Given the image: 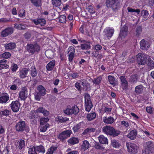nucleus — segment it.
I'll use <instances>...</instances> for the list:
<instances>
[{"label":"nucleus","instance_id":"f257e3e1","mask_svg":"<svg viewBox=\"0 0 154 154\" xmlns=\"http://www.w3.org/2000/svg\"><path fill=\"white\" fill-rule=\"evenodd\" d=\"M15 128L18 131L22 132L25 130L26 132H28L29 131L28 126H26L25 122L23 121H20L17 123Z\"/></svg>","mask_w":154,"mask_h":154},{"label":"nucleus","instance_id":"f03ea898","mask_svg":"<svg viewBox=\"0 0 154 154\" xmlns=\"http://www.w3.org/2000/svg\"><path fill=\"white\" fill-rule=\"evenodd\" d=\"M26 49L27 51L32 54L35 52H38L40 50V47L37 44L34 45L31 44H28L26 46Z\"/></svg>","mask_w":154,"mask_h":154},{"label":"nucleus","instance_id":"7ed1b4c3","mask_svg":"<svg viewBox=\"0 0 154 154\" xmlns=\"http://www.w3.org/2000/svg\"><path fill=\"white\" fill-rule=\"evenodd\" d=\"M136 57L137 63L139 65H144L146 63L147 57L144 54L139 53Z\"/></svg>","mask_w":154,"mask_h":154},{"label":"nucleus","instance_id":"20e7f679","mask_svg":"<svg viewBox=\"0 0 154 154\" xmlns=\"http://www.w3.org/2000/svg\"><path fill=\"white\" fill-rule=\"evenodd\" d=\"M118 0H106V5L108 8H111L114 11H115L119 8L116 1Z\"/></svg>","mask_w":154,"mask_h":154},{"label":"nucleus","instance_id":"39448f33","mask_svg":"<svg viewBox=\"0 0 154 154\" xmlns=\"http://www.w3.org/2000/svg\"><path fill=\"white\" fill-rule=\"evenodd\" d=\"M72 133L71 130H68L63 131L58 136V138L62 140L63 141L70 137V135Z\"/></svg>","mask_w":154,"mask_h":154},{"label":"nucleus","instance_id":"423d86ee","mask_svg":"<svg viewBox=\"0 0 154 154\" xmlns=\"http://www.w3.org/2000/svg\"><path fill=\"white\" fill-rule=\"evenodd\" d=\"M128 151L132 153H136L137 152L138 147L136 144L131 143H126Z\"/></svg>","mask_w":154,"mask_h":154},{"label":"nucleus","instance_id":"0eeeda50","mask_svg":"<svg viewBox=\"0 0 154 154\" xmlns=\"http://www.w3.org/2000/svg\"><path fill=\"white\" fill-rule=\"evenodd\" d=\"M79 111V109L77 106H74L72 109H67L64 110L65 114L67 115L76 114Z\"/></svg>","mask_w":154,"mask_h":154},{"label":"nucleus","instance_id":"6e6552de","mask_svg":"<svg viewBox=\"0 0 154 154\" xmlns=\"http://www.w3.org/2000/svg\"><path fill=\"white\" fill-rule=\"evenodd\" d=\"M27 88L26 87H24L21 89L19 93V97L21 100H25L27 97L28 92Z\"/></svg>","mask_w":154,"mask_h":154},{"label":"nucleus","instance_id":"1a4fd4ad","mask_svg":"<svg viewBox=\"0 0 154 154\" xmlns=\"http://www.w3.org/2000/svg\"><path fill=\"white\" fill-rule=\"evenodd\" d=\"M26 144V142L24 140L19 139L17 140L15 146L17 149L20 150H23L25 148Z\"/></svg>","mask_w":154,"mask_h":154},{"label":"nucleus","instance_id":"9d476101","mask_svg":"<svg viewBox=\"0 0 154 154\" xmlns=\"http://www.w3.org/2000/svg\"><path fill=\"white\" fill-rule=\"evenodd\" d=\"M10 105L12 110L14 112H16L19 110L20 103L18 101L16 100L12 101Z\"/></svg>","mask_w":154,"mask_h":154},{"label":"nucleus","instance_id":"9b49d317","mask_svg":"<svg viewBox=\"0 0 154 154\" xmlns=\"http://www.w3.org/2000/svg\"><path fill=\"white\" fill-rule=\"evenodd\" d=\"M14 29L11 27H8L5 29L1 32V35L2 37H5L11 34L13 32Z\"/></svg>","mask_w":154,"mask_h":154},{"label":"nucleus","instance_id":"f8f14e48","mask_svg":"<svg viewBox=\"0 0 154 154\" xmlns=\"http://www.w3.org/2000/svg\"><path fill=\"white\" fill-rule=\"evenodd\" d=\"M128 27L126 26H124L121 29L119 37L122 38H124L127 35Z\"/></svg>","mask_w":154,"mask_h":154},{"label":"nucleus","instance_id":"ddd939ff","mask_svg":"<svg viewBox=\"0 0 154 154\" xmlns=\"http://www.w3.org/2000/svg\"><path fill=\"white\" fill-rule=\"evenodd\" d=\"M140 49L145 50H147L149 45V42L144 39H142L140 42Z\"/></svg>","mask_w":154,"mask_h":154},{"label":"nucleus","instance_id":"4468645a","mask_svg":"<svg viewBox=\"0 0 154 154\" xmlns=\"http://www.w3.org/2000/svg\"><path fill=\"white\" fill-rule=\"evenodd\" d=\"M139 79V76L137 74H135L131 75L129 78L128 81L131 84H135L137 82Z\"/></svg>","mask_w":154,"mask_h":154},{"label":"nucleus","instance_id":"2eb2a0df","mask_svg":"<svg viewBox=\"0 0 154 154\" xmlns=\"http://www.w3.org/2000/svg\"><path fill=\"white\" fill-rule=\"evenodd\" d=\"M112 128L113 127L107 125L103 128L102 132L106 134L109 136Z\"/></svg>","mask_w":154,"mask_h":154},{"label":"nucleus","instance_id":"dca6fc26","mask_svg":"<svg viewBox=\"0 0 154 154\" xmlns=\"http://www.w3.org/2000/svg\"><path fill=\"white\" fill-rule=\"evenodd\" d=\"M114 30L113 29L109 27L107 28L104 30L106 36L109 38H111L113 35Z\"/></svg>","mask_w":154,"mask_h":154},{"label":"nucleus","instance_id":"f3484780","mask_svg":"<svg viewBox=\"0 0 154 154\" xmlns=\"http://www.w3.org/2000/svg\"><path fill=\"white\" fill-rule=\"evenodd\" d=\"M29 69L23 68L20 72V76L22 79H23L29 76Z\"/></svg>","mask_w":154,"mask_h":154},{"label":"nucleus","instance_id":"a211bd4d","mask_svg":"<svg viewBox=\"0 0 154 154\" xmlns=\"http://www.w3.org/2000/svg\"><path fill=\"white\" fill-rule=\"evenodd\" d=\"M37 109L34 111H32L31 112L30 119L34 120L38 119L40 118V116L39 115V112L37 111Z\"/></svg>","mask_w":154,"mask_h":154},{"label":"nucleus","instance_id":"6ab92c4d","mask_svg":"<svg viewBox=\"0 0 154 154\" xmlns=\"http://www.w3.org/2000/svg\"><path fill=\"white\" fill-rule=\"evenodd\" d=\"M9 99V97L7 93H3L0 97V103H6Z\"/></svg>","mask_w":154,"mask_h":154},{"label":"nucleus","instance_id":"aec40b11","mask_svg":"<svg viewBox=\"0 0 154 154\" xmlns=\"http://www.w3.org/2000/svg\"><path fill=\"white\" fill-rule=\"evenodd\" d=\"M33 22L36 25L40 24L42 26H44L46 23V21L43 18H39L37 19H34Z\"/></svg>","mask_w":154,"mask_h":154},{"label":"nucleus","instance_id":"412c9836","mask_svg":"<svg viewBox=\"0 0 154 154\" xmlns=\"http://www.w3.org/2000/svg\"><path fill=\"white\" fill-rule=\"evenodd\" d=\"M55 60H52L46 66V69L47 70L50 71L52 70L55 66Z\"/></svg>","mask_w":154,"mask_h":154},{"label":"nucleus","instance_id":"4be33fe9","mask_svg":"<svg viewBox=\"0 0 154 154\" xmlns=\"http://www.w3.org/2000/svg\"><path fill=\"white\" fill-rule=\"evenodd\" d=\"M37 111L42 113L45 116H47L49 114V112L42 107H40L37 109Z\"/></svg>","mask_w":154,"mask_h":154},{"label":"nucleus","instance_id":"5701e85b","mask_svg":"<svg viewBox=\"0 0 154 154\" xmlns=\"http://www.w3.org/2000/svg\"><path fill=\"white\" fill-rule=\"evenodd\" d=\"M120 79L122 82V85L124 87L123 88L125 89H127L128 87V82L125 77L121 76Z\"/></svg>","mask_w":154,"mask_h":154},{"label":"nucleus","instance_id":"b1692460","mask_svg":"<svg viewBox=\"0 0 154 154\" xmlns=\"http://www.w3.org/2000/svg\"><path fill=\"white\" fill-rule=\"evenodd\" d=\"M80 82L81 84L83 86V88L84 89L85 88V91H87L88 87L90 86V84L85 79H82L80 80Z\"/></svg>","mask_w":154,"mask_h":154},{"label":"nucleus","instance_id":"393cba45","mask_svg":"<svg viewBox=\"0 0 154 154\" xmlns=\"http://www.w3.org/2000/svg\"><path fill=\"white\" fill-rule=\"evenodd\" d=\"M115 121L114 118L111 116L109 117H105L103 118V121L105 123L111 124L112 123Z\"/></svg>","mask_w":154,"mask_h":154},{"label":"nucleus","instance_id":"a878e982","mask_svg":"<svg viewBox=\"0 0 154 154\" xmlns=\"http://www.w3.org/2000/svg\"><path fill=\"white\" fill-rule=\"evenodd\" d=\"M137 131L136 130H134L131 131L127 137L130 139L133 140L135 139L136 137Z\"/></svg>","mask_w":154,"mask_h":154},{"label":"nucleus","instance_id":"bb28decb","mask_svg":"<svg viewBox=\"0 0 154 154\" xmlns=\"http://www.w3.org/2000/svg\"><path fill=\"white\" fill-rule=\"evenodd\" d=\"M99 140L100 143L102 144H108V141L107 138L103 135H100L99 137Z\"/></svg>","mask_w":154,"mask_h":154},{"label":"nucleus","instance_id":"cd10ccee","mask_svg":"<svg viewBox=\"0 0 154 154\" xmlns=\"http://www.w3.org/2000/svg\"><path fill=\"white\" fill-rule=\"evenodd\" d=\"M121 131L119 130L116 129L113 127L110 135L109 136L113 137H115L119 135Z\"/></svg>","mask_w":154,"mask_h":154},{"label":"nucleus","instance_id":"c85d7f7f","mask_svg":"<svg viewBox=\"0 0 154 154\" xmlns=\"http://www.w3.org/2000/svg\"><path fill=\"white\" fill-rule=\"evenodd\" d=\"M32 5L36 7H41L42 5V0H30Z\"/></svg>","mask_w":154,"mask_h":154},{"label":"nucleus","instance_id":"c756f323","mask_svg":"<svg viewBox=\"0 0 154 154\" xmlns=\"http://www.w3.org/2000/svg\"><path fill=\"white\" fill-rule=\"evenodd\" d=\"M85 108L86 111L89 112L92 108L93 105L91 101L85 102Z\"/></svg>","mask_w":154,"mask_h":154},{"label":"nucleus","instance_id":"7c9ffc66","mask_svg":"<svg viewBox=\"0 0 154 154\" xmlns=\"http://www.w3.org/2000/svg\"><path fill=\"white\" fill-rule=\"evenodd\" d=\"M38 92L41 94V95L44 96L46 94V90L41 85H39L37 88Z\"/></svg>","mask_w":154,"mask_h":154},{"label":"nucleus","instance_id":"2f4dec72","mask_svg":"<svg viewBox=\"0 0 154 154\" xmlns=\"http://www.w3.org/2000/svg\"><path fill=\"white\" fill-rule=\"evenodd\" d=\"M7 60H6L3 59L0 60V69H2L4 67L5 69L8 68L9 67L8 65L6 63Z\"/></svg>","mask_w":154,"mask_h":154},{"label":"nucleus","instance_id":"473e14b6","mask_svg":"<svg viewBox=\"0 0 154 154\" xmlns=\"http://www.w3.org/2000/svg\"><path fill=\"white\" fill-rule=\"evenodd\" d=\"M144 87L142 85H140L137 86L135 88V91L136 93L140 94L142 92L144 89Z\"/></svg>","mask_w":154,"mask_h":154},{"label":"nucleus","instance_id":"72a5a7b5","mask_svg":"<svg viewBox=\"0 0 154 154\" xmlns=\"http://www.w3.org/2000/svg\"><path fill=\"white\" fill-rule=\"evenodd\" d=\"M81 47L82 50H88L90 49L91 46L89 42H86L85 43L81 45Z\"/></svg>","mask_w":154,"mask_h":154},{"label":"nucleus","instance_id":"f704fd0d","mask_svg":"<svg viewBox=\"0 0 154 154\" xmlns=\"http://www.w3.org/2000/svg\"><path fill=\"white\" fill-rule=\"evenodd\" d=\"M147 65L151 69L154 68V60L152 59L150 57L148 58V59Z\"/></svg>","mask_w":154,"mask_h":154},{"label":"nucleus","instance_id":"c9c22d12","mask_svg":"<svg viewBox=\"0 0 154 154\" xmlns=\"http://www.w3.org/2000/svg\"><path fill=\"white\" fill-rule=\"evenodd\" d=\"M68 142L71 145H74L79 142V140L77 138L72 137L69 139Z\"/></svg>","mask_w":154,"mask_h":154},{"label":"nucleus","instance_id":"e433bc0d","mask_svg":"<svg viewBox=\"0 0 154 154\" xmlns=\"http://www.w3.org/2000/svg\"><path fill=\"white\" fill-rule=\"evenodd\" d=\"M56 120L60 122H65L68 120V119L66 117H63L62 116H57L55 118Z\"/></svg>","mask_w":154,"mask_h":154},{"label":"nucleus","instance_id":"4c0bfd02","mask_svg":"<svg viewBox=\"0 0 154 154\" xmlns=\"http://www.w3.org/2000/svg\"><path fill=\"white\" fill-rule=\"evenodd\" d=\"M108 78L110 83L111 85L113 86H115L116 85L115 78L114 76L109 75L108 77Z\"/></svg>","mask_w":154,"mask_h":154},{"label":"nucleus","instance_id":"58836bf2","mask_svg":"<svg viewBox=\"0 0 154 154\" xmlns=\"http://www.w3.org/2000/svg\"><path fill=\"white\" fill-rule=\"evenodd\" d=\"M89 145L88 142L86 140H85L81 146V148L84 149L85 150H86L89 147Z\"/></svg>","mask_w":154,"mask_h":154},{"label":"nucleus","instance_id":"ea45409f","mask_svg":"<svg viewBox=\"0 0 154 154\" xmlns=\"http://www.w3.org/2000/svg\"><path fill=\"white\" fill-rule=\"evenodd\" d=\"M96 117V114L94 112L88 114L87 116V118L88 120L89 121L94 119Z\"/></svg>","mask_w":154,"mask_h":154},{"label":"nucleus","instance_id":"a19ab883","mask_svg":"<svg viewBox=\"0 0 154 154\" xmlns=\"http://www.w3.org/2000/svg\"><path fill=\"white\" fill-rule=\"evenodd\" d=\"M35 150H37L38 152H42L44 153L45 152V150L44 147L42 145H40L38 146L35 147Z\"/></svg>","mask_w":154,"mask_h":154},{"label":"nucleus","instance_id":"79ce46f5","mask_svg":"<svg viewBox=\"0 0 154 154\" xmlns=\"http://www.w3.org/2000/svg\"><path fill=\"white\" fill-rule=\"evenodd\" d=\"M5 47L6 49H13L15 48L16 44L14 43H11L8 44Z\"/></svg>","mask_w":154,"mask_h":154},{"label":"nucleus","instance_id":"37998d69","mask_svg":"<svg viewBox=\"0 0 154 154\" xmlns=\"http://www.w3.org/2000/svg\"><path fill=\"white\" fill-rule=\"evenodd\" d=\"M146 148L149 150H152L153 149V144L152 141H149L146 143Z\"/></svg>","mask_w":154,"mask_h":154},{"label":"nucleus","instance_id":"c03bdc74","mask_svg":"<svg viewBox=\"0 0 154 154\" xmlns=\"http://www.w3.org/2000/svg\"><path fill=\"white\" fill-rule=\"evenodd\" d=\"M53 5L55 7L60 6L61 4V0H51Z\"/></svg>","mask_w":154,"mask_h":154},{"label":"nucleus","instance_id":"a18cd8bd","mask_svg":"<svg viewBox=\"0 0 154 154\" xmlns=\"http://www.w3.org/2000/svg\"><path fill=\"white\" fill-rule=\"evenodd\" d=\"M142 32V27L141 26H137L136 29V35L138 37Z\"/></svg>","mask_w":154,"mask_h":154},{"label":"nucleus","instance_id":"49530a36","mask_svg":"<svg viewBox=\"0 0 154 154\" xmlns=\"http://www.w3.org/2000/svg\"><path fill=\"white\" fill-rule=\"evenodd\" d=\"M49 120V119L48 117L44 118L42 117L40 118V125H43L44 124L46 123Z\"/></svg>","mask_w":154,"mask_h":154},{"label":"nucleus","instance_id":"de8ad7c7","mask_svg":"<svg viewBox=\"0 0 154 154\" xmlns=\"http://www.w3.org/2000/svg\"><path fill=\"white\" fill-rule=\"evenodd\" d=\"M102 80V77L101 76H99L96 78H95L92 81L96 85H98Z\"/></svg>","mask_w":154,"mask_h":154},{"label":"nucleus","instance_id":"09e8293b","mask_svg":"<svg viewBox=\"0 0 154 154\" xmlns=\"http://www.w3.org/2000/svg\"><path fill=\"white\" fill-rule=\"evenodd\" d=\"M57 147L55 146H51L49 148L46 154H53L54 151L56 150Z\"/></svg>","mask_w":154,"mask_h":154},{"label":"nucleus","instance_id":"8fccbe9b","mask_svg":"<svg viewBox=\"0 0 154 154\" xmlns=\"http://www.w3.org/2000/svg\"><path fill=\"white\" fill-rule=\"evenodd\" d=\"M49 125L48 124H46L45 125H42L40 128V131L41 132H45L47 130V128L49 127Z\"/></svg>","mask_w":154,"mask_h":154},{"label":"nucleus","instance_id":"3c124183","mask_svg":"<svg viewBox=\"0 0 154 154\" xmlns=\"http://www.w3.org/2000/svg\"><path fill=\"white\" fill-rule=\"evenodd\" d=\"M37 151L35 150V146H33L32 148L29 149L28 153L29 154H38Z\"/></svg>","mask_w":154,"mask_h":154},{"label":"nucleus","instance_id":"603ef678","mask_svg":"<svg viewBox=\"0 0 154 154\" xmlns=\"http://www.w3.org/2000/svg\"><path fill=\"white\" fill-rule=\"evenodd\" d=\"M112 145L114 147L117 148L119 146L120 144L118 141L116 140H111Z\"/></svg>","mask_w":154,"mask_h":154},{"label":"nucleus","instance_id":"864d4df0","mask_svg":"<svg viewBox=\"0 0 154 154\" xmlns=\"http://www.w3.org/2000/svg\"><path fill=\"white\" fill-rule=\"evenodd\" d=\"M60 22L62 23H65L66 22V17L64 15H61L59 17Z\"/></svg>","mask_w":154,"mask_h":154},{"label":"nucleus","instance_id":"5fc2aeb1","mask_svg":"<svg viewBox=\"0 0 154 154\" xmlns=\"http://www.w3.org/2000/svg\"><path fill=\"white\" fill-rule=\"evenodd\" d=\"M86 9L91 14H93L95 12L93 10L92 6L90 5H88L86 6Z\"/></svg>","mask_w":154,"mask_h":154},{"label":"nucleus","instance_id":"6e6d98bb","mask_svg":"<svg viewBox=\"0 0 154 154\" xmlns=\"http://www.w3.org/2000/svg\"><path fill=\"white\" fill-rule=\"evenodd\" d=\"M81 128V124L80 123L77 124L72 128L75 132H78Z\"/></svg>","mask_w":154,"mask_h":154},{"label":"nucleus","instance_id":"4d7b16f0","mask_svg":"<svg viewBox=\"0 0 154 154\" xmlns=\"http://www.w3.org/2000/svg\"><path fill=\"white\" fill-rule=\"evenodd\" d=\"M94 147L96 149H97L101 150H103L104 149V147H103L102 146H101L98 143H96Z\"/></svg>","mask_w":154,"mask_h":154},{"label":"nucleus","instance_id":"13d9d810","mask_svg":"<svg viewBox=\"0 0 154 154\" xmlns=\"http://www.w3.org/2000/svg\"><path fill=\"white\" fill-rule=\"evenodd\" d=\"M43 96L41 95V94L38 92L35 93V99L38 101L40 100L41 96Z\"/></svg>","mask_w":154,"mask_h":154},{"label":"nucleus","instance_id":"bf43d9fd","mask_svg":"<svg viewBox=\"0 0 154 154\" xmlns=\"http://www.w3.org/2000/svg\"><path fill=\"white\" fill-rule=\"evenodd\" d=\"M43 96L41 95V94L38 92L35 93V99L38 101L40 100L41 96Z\"/></svg>","mask_w":154,"mask_h":154},{"label":"nucleus","instance_id":"052dcab7","mask_svg":"<svg viewBox=\"0 0 154 154\" xmlns=\"http://www.w3.org/2000/svg\"><path fill=\"white\" fill-rule=\"evenodd\" d=\"M20 14H19V16L23 18L25 16V11L23 9H22L20 10Z\"/></svg>","mask_w":154,"mask_h":154},{"label":"nucleus","instance_id":"680f3d73","mask_svg":"<svg viewBox=\"0 0 154 154\" xmlns=\"http://www.w3.org/2000/svg\"><path fill=\"white\" fill-rule=\"evenodd\" d=\"M85 102L91 101L89 94L87 93L85 94Z\"/></svg>","mask_w":154,"mask_h":154},{"label":"nucleus","instance_id":"e2e57ef3","mask_svg":"<svg viewBox=\"0 0 154 154\" xmlns=\"http://www.w3.org/2000/svg\"><path fill=\"white\" fill-rule=\"evenodd\" d=\"M0 113L2 114V115L7 116L9 115L10 111L8 109H5V110H4L1 111Z\"/></svg>","mask_w":154,"mask_h":154},{"label":"nucleus","instance_id":"0e129e2a","mask_svg":"<svg viewBox=\"0 0 154 154\" xmlns=\"http://www.w3.org/2000/svg\"><path fill=\"white\" fill-rule=\"evenodd\" d=\"M11 56V54L8 52L3 53L2 54V57L4 58H8Z\"/></svg>","mask_w":154,"mask_h":154},{"label":"nucleus","instance_id":"69168bd1","mask_svg":"<svg viewBox=\"0 0 154 154\" xmlns=\"http://www.w3.org/2000/svg\"><path fill=\"white\" fill-rule=\"evenodd\" d=\"M141 15L144 17H146L148 15V11L146 10H143L141 12Z\"/></svg>","mask_w":154,"mask_h":154},{"label":"nucleus","instance_id":"338daca9","mask_svg":"<svg viewBox=\"0 0 154 154\" xmlns=\"http://www.w3.org/2000/svg\"><path fill=\"white\" fill-rule=\"evenodd\" d=\"M31 76L33 77H35L37 75V72L36 69L35 68L32 70L31 73Z\"/></svg>","mask_w":154,"mask_h":154},{"label":"nucleus","instance_id":"774afa93","mask_svg":"<svg viewBox=\"0 0 154 154\" xmlns=\"http://www.w3.org/2000/svg\"><path fill=\"white\" fill-rule=\"evenodd\" d=\"M81 83H80L76 82L75 84V87L79 91H81V88L82 87L80 85Z\"/></svg>","mask_w":154,"mask_h":154}]
</instances>
